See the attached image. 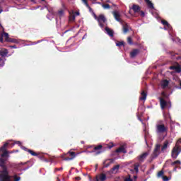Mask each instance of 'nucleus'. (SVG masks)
<instances>
[{
	"label": "nucleus",
	"instance_id": "obj_1",
	"mask_svg": "<svg viewBox=\"0 0 181 181\" xmlns=\"http://www.w3.org/2000/svg\"><path fill=\"white\" fill-rule=\"evenodd\" d=\"M8 145H9V143H5L0 148V152H3L0 158V166L8 165V160L9 159V151L6 150Z\"/></svg>",
	"mask_w": 181,
	"mask_h": 181
},
{
	"label": "nucleus",
	"instance_id": "obj_2",
	"mask_svg": "<svg viewBox=\"0 0 181 181\" xmlns=\"http://www.w3.org/2000/svg\"><path fill=\"white\" fill-rule=\"evenodd\" d=\"M181 153V139H179L171 151V158L177 159Z\"/></svg>",
	"mask_w": 181,
	"mask_h": 181
},
{
	"label": "nucleus",
	"instance_id": "obj_3",
	"mask_svg": "<svg viewBox=\"0 0 181 181\" xmlns=\"http://www.w3.org/2000/svg\"><path fill=\"white\" fill-rule=\"evenodd\" d=\"M168 131H169V127L165 126L164 124L156 125V134H168Z\"/></svg>",
	"mask_w": 181,
	"mask_h": 181
},
{
	"label": "nucleus",
	"instance_id": "obj_4",
	"mask_svg": "<svg viewBox=\"0 0 181 181\" xmlns=\"http://www.w3.org/2000/svg\"><path fill=\"white\" fill-rule=\"evenodd\" d=\"M159 155H160V144H156L154 150L150 157L151 160L152 161L153 159H156Z\"/></svg>",
	"mask_w": 181,
	"mask_h": 181
},
{
	"label": "nucleus",
	"instance_id": "obj_5",
	"mask_svg": "<svg viewBox=\"0 0 181 181\" xmlns=\"http://www.w3.org/2000/svg\"><path fill=\"white\" fill-rule=\"evenodd\" d=\"M76 152L74 151H69L67 153H64L62 156V158L63 160H73L74 158H76Z\"/></svg>",
	"mask_w": 181,
	"mask_h": 181
},
{
	"label": "nucleus",
	"instance_id": "obj_6",
	"mask_svg": "<svg viewBox=\"0 0 181 181\" xmlns=\"http://www.w3.org/2000/svg\"><path fill=\"white\" fill-rule=\"evenodd\" d=\"M159 100L161 110H165V107H169V108L172 107V104L170 103V102H167L166 100H165V99H163V98H159Z\"/></svg>",
	"mask_w": 181,
	"mask_h": 181
},
{
	"label": "nucleus",
	"instance_id": "obj_7",
	"mask_svg": "<svg viewBox=\"0 0 181 181\" xmlns=\"http://www.w3.org/2000/svg\"><path fill=\"white\" fill-rule=\"evenodd\" d=\"M98 22L100 28H104V23L107 22V18H105V16L104 15L100 14L98 17Z\"/></svg>",
	"mask_w": 181,
	"mask_h": 181
},
{
	"label": "nucleus",
	"instance_id": "obj_8",
	"mask_svg": "<svg viewBox=\"0 0 181 181\" xmlns=\"http://www.w3.org/2000/svg\"><path fill=\"white\" fill-rule=\"evenodd\" d=\"M91 148H93V151H92V152H95L96 155H100V153H103V151H101V149H103V145L100 144L98 146H91Z\"/></svg>",
	"mask_w": 181,
	"mask_h": 181
},
{
	"label": "nucleus",
	"instance_id": "obj_9",
	"mask_svg": "<svg viewBox=\"0 0 181 181\" xmlns=\"http://www.w3.org/2000/svg\"><path fill=\"white\" fill-rule=\"evenodd\" d=\"M148 155H149L148 152H145V153H143L142 154H141L140 156H139L137 157L139 162H144L145 159H146V158H148Z\"/></svg>",
	"mask_w": 181,
	"mask_h": 181
},
{
	"label": "nucleus",
	"instance_id": "obj_10",
	"mask_svg": "<svg viewBox=\"0 0 181 181\" xmlns=\"http://www.w3.org/2000/svg\"><path fill=\"white\" fill-rule=\"evenodd\" d=\"M177 165H181V162L179 160H177L171 163V166H175L173 168V171L176 172V170L178 169H181V167Z\"/></svg>",
	"mask_w": 181,
	"mask_h": 181
},
{
	"label": "nucleus",
	"instance_id": "obj_11",
	"mask_svg": "<svg viewBox=\"0 0 181 181\" xmlns=\"http://www.w3.org/2000/svg\"><path fill=\"white\" fill-rule=\"evenodd\" d=\"M112 15L117 22H120V23H122V20L121 19V14H119V13L117 11H113Z\"/></svg>",
	"mask_w": 181,
	"mask_h": 181
},
{
	"label": "nucleus",
	"instance_id": "obj_12",
	"mask_svg": "<svg viewBox=\"0 0 181 181\" xmlns=\"http://www.w3.org/2000/svg\"><path fill=\"white\" fill-rule=\"evenodd\" d=\"M169 140H165L161 147V152L163 153L168 149V148H169Z\"/></svg>",
	"mask_w": 181,
	"mask_h": 181
},
{
	"label": "nucleus",
	"instance_id": "obj_13",
	"mask_svg": "<svg viewBox=\"0 0 181 181\" xmlns=\"http://www.w3.org/2000/svg\"><path fill=\"white\" fill-rule=\"evenodd\" d=\"M131 9L134 11V13H139V12H141V7L138 4H133Z\"/></svg>",
	"mask_w": 181,
	"mask_h": 181
},
{
	"label": "nucleus",
	"instance_id": "obj_14",
	"mask_svg": "<svg viewBox=\"0 0 181 181\" xmlns=\"http://www.w3.org/2000/svg\"><path fill=\"white\" fill-rule=\"evenodd\" d=\"M170 70H175L176 73H181V66L177 64V66H170Z\"/></svg>",
	"mask_w": 181,
	"mask_h": 181
},
{
	"label": "nucleus",
	"instance_id": "obj_15",
	"mask_svg": "<svg viewBox=\"0 0 181 181\" xmlns=\"http://www.w3.org/2000/svg\"><path fill=\"white\" fill-rule=\"evenodd\" d=\"M139 54V49H134L130 52V57L134 59V57H136Z\"/></svg>",
	"mask_w": 181,
	"mask_h": 181
},
{
	"label": "nucleus",
	"instance_id": "obj_16",
	"mask_svg": "<svg viewBox=\"0 0 181 181\" xmlns=\"http://www.w3.org/2000/svg\"><path fill=\"white\" fill-rule=\"evenodd\" d=\"M105 30L107 32V35L110 36V37H114V30H111L108 27H105Z\"/></svg>",
	"mask_w": 181,
	"mask_h": 181
},
{
	"label": "nucleus",
	"instance_id": "obj_17",
	"mask_svg": "<svg viewBox=\"0 0 181 181\" xmlns=\"http://www.w3.org/2000/svg\"><path fill=\"white\" fill-rule=\"evenodd\" d=\"M23 149L25 151V152H29L33 156H37L38 155L37 153L33 151V150L28 149L26 147H23Z\"/></svg>",
	"mask_w": 181,
	"mask_h": 181
},
{
	"label": "nucleus",
	"instance_id": "obj_18",
	"mask_svg": "<svg viewBox=\"0 0 181 181\" xmlns=\"http://www.w3.org/2000/svg\"><path fill=\"white\" fill-rule=\"evenodd\" d=\"M115 152L117 153H127V150H125V148L123 146H122L119 148H118L117 149H116Z\"/></svg>",
	"mask_w": 181,
	"mask_h": 181
},
{
	"label": "nucleus",
	"instance_id": "obj_19",
	"mask_svg": "<svg viewBox=\"0 0 181 181\" xmlns=\"http://www.w3.org/2000/svg\"><path fill=\"white\" fill-rule=\"evenodd\" d=\"M148 8H149V9H153L155 7L153 6V4L152 1H151V0H144Z\"/></svg>",
	"mask_w": 181,
	"mask_h": 181
},
{
	"label": "nucleus",
	"instance_id": "obj_20",
	"mask_svg": "<svg viewBox=\"0 0 181 181\" xmlns=\"http://www.w3.org/2000/svg\"><path fill=\"white\" fill-rule=\"evenodd\" d=\"M168 86H169V81L165 79L161 82V87L163 89L166 88V87H168Z\"/></svg>",
	"mask_w": 181,
	"mask_h": 181
},
{
	"label": "nucleus",
	"instance_id": "obj_21",
	"mask_svg": "<svg viewBox=\"0 0 181 181\" xmlns=\"http://www.w3.org/2000/svg\"><path fill=\"white\" fill-rule=\"evenodd\" d=\"M147 95H148V93H146V92L145 90H142L141 97H140V100L141 101H145V100H146Z\"/></svg>",
	"mask_w": 181,
	"mask_h": 181
},
{
	"label": "nucleus",
	"instance_id": "obj_22",
	"mask_svg": "<svg viewBox=\"0 0 181 181\" xmlns=\"http://www.w3.org/2000/svg\"><path fill=\"white\" fill-rule=\"evenodd\" d=\"M7 54H8V49H4L0 51V56H1V58L6 57Z\"/></svg>",
	"mask_w": 181,
	"mask_h": 181
},
{
	"label": "nucleus",
	"instance_id": "obj_23",
	"mask_svg": "<svg viewBox=\"0 0 181 181\" xmlns=\"http://www.w3.org/2000/svg\"><path fill=\"white\" fill-rule=\"evenodd\" d=\"M128 32H129V27L128 26V24H125L123 25V33H128Z\"/></svg>",
	"mask_w": 181,
	"mask_h": 181
},
{
	"label": "nucleus",
	"instance_id": "obj_24",
	"mask_svg": "<svg viewBox=\"0 0 181 181\" xmlns=\"http://www.w3.org/2000/svg\"><path fill=\"white\" fill-rule=\"evenodd\" d=\"M139 166H140L139 163H136L134 164V169L136 173H138V172H139Z\"/></svg>",
	"mask_w": 181,
	"mask_h": 181
},
{
	"label": "nucleus",
	"instance_id": "obj_25",
	"mask_svg": "<svg viewBox=\"0 0 181 181\" xmlns=\"http://www.w3.org/2000/svg\"><path fill=\"white\" fill-rule=\"evenodd\" d=\"M3 37H4L6 42H8L11 37H9V34L7 33H3L2 34Z\"/></svg>",
	"mask_w": 181,
	"mask_h": 181
},
{
	"label": "nucleus",
	"instance_id": "obj_26",
	"mask_svg": "<svg viewBox=\"0 0 181 181\" xmlns=\"http://www.w3.org/2000/svg\"><path fill=\"white\" fill-rule=\"evenodd\" d=\"M161 23L164 25V26H167V28H169V26H170V24H169V23L168 21H166V20H162L161 21Z\"/></svg>",
	"mask_w": 181,
	"mask_h": 181
},
{
	"label": "nucleus",
	"instance_id": "obj_27",
	"mask_svg": "<svg viewBox=\"0 0 181 181\" xmlns=\"http://www.w3.org/2000/svg\"><path fill=\"white\" fill-rule=\"evenodd\" d=\"M69 21L70 22H74V21H76V16H74V14H71L69 16Z\"/></svg>",
	"mask_w": 181,
	"mask_h": 181
},
{
	"label": "nucleus",
	"instance_id": "obj_28",
	"mask_svg": "<svg viewBox=\"0 0 181 181\" xmlns=\"http://www.w3.org/2000/svg\"><path fill=\"white\" fill-rule=\"evenodd\" d=\"M116 46H118L119 47H121V46H125V42L124 41L116 42Z\"/></svg>",
	"mask_w": 181,
	"mask_h": 181
},
{
	"label": "nucleus",
	"instance_id": "obj_29",
	"mask_svg": "<svg viewBox=\"0 0 181 181\" xmlns=\"http://www.w3.org/2000/svg\"><path fill=\"white\" fill-rule=\"evenodd\" d=\"M103 8H104V9H110L111 6H110V4H102Z\"/></svg>",
	"mask_w": 181,
	"mask_h": 181
},
{
	"label": "nucleus",
	"instance_id": "obj_30",
	"mask_svg": "<svg viewBox=\"0 0 181 181\" xmlns=\"http://www.w3.org/2000/svg\"><path fill=\"white\" fill-rule=\"evenodd\" d=\"M7 42L10 43H17L18 40L15 38H10Z\"/></svg>",
	"mask_w": 181,
	"mask_h": 181
},
{
	"label": "nucleus",
	"instance_id": "obj_31",
	"mask_svg": "<svg viewBox=\"0 0 181 181\" xmlns=\"http://www.w3.org/2000/svg\"><path fill=\"white\" fill-rule=\"evenodd\" d=\"M165 119H167V118H168L170 119V121H172V116H170V113H167L165 115Z\"/></svg>",
	"mask_w": 181,
	"mask_h": 181
},
{
	"label": "nucleus",
	"instance_id": "obj_32",
	"mask_svg": "<svg viewBox=\"0 0 181 181\" xmlns=\"http://www.w3.org/2000/svg\"><path fill=\"white\" fill-rule=\"evenodd\" d=\"M158 177H163V170H160L158 173Z\"/></svg>",
	"mask_w": 181,
	"mask_h": 181
},
{
	"label": "nucleus",
	"instance_id": "obj_33",
	"mask_svg": "<svg viewBox=\"0 0 181 181\" xmlns=\"http://www.w3.org/2000/svg\"><path fill=\"white\" fill-rule=\"evenodd\" d=\"M5 64V62L4 61V58L0 57V67H2Z\"/></svg>",
	"mask_w": 181,
	"mask_h": 181
},
{
	"label": "nucleus",
	"instance_id": "obj_34",
	"mask_svg": "<svg viewBox=\"0 0 181 181\" xmlns=\"http://www.w3.org/2000/svg\"><path fill=\"white\" fill-rule=\"evenodd\" d=\"M127 43L129 45H133V43H132V38L131 37H127Z\"/></svg>",
	"mask_w": 181,
	"mask_h": 181
},
{
	"label": "nucleus",
	"instance_id": "obj_35",
	"mask_svg": "<svg viewBox=\"0 0 181 181\" xmlns=\"http://www.w3.org/2000/svg\"><path fill=\"white\" fill-rule=\"evenodd\" d=\"M118 169H119V165H115V166L112 168V170H118Z\"/></svg>",
	"mask_w": 181,
	"mask_h": 181
},
{
	"label": "nucleus",
	"instance_id": "obj_36",
	"mask_svg": "<svg viewBox=\"0 0 181 181\" xmlns=\"http://www.w3.org/2000/svg\"><path fill=\"white\" fill-rule=\"evenodd\" d=\"M86 7L89 9V12H92V13H94V11H93V8L90 6V5H87Z\"/></svg>",
	"mask_w": 181,
	"mask_h": 181
},
{
	"label": "nucleus",
	"instance_id": "obj_37",
	"mask_svg": "<svg viewBox=\"0 0 181 181\" xmlns=\"http://www.w3.org/2000/svg\"><path fill=\"white\" fill-rule=\"evenodd\" d=\"M163 181H169V177L168 176H163Z\"/></svg>",
	"mask_w": 181,
	"mask_h": 181
},
{
	"label": "nucleus",
	"instance_id": "obj_38",
	"mask_svg": "<svg viewBox=\"0 0 181 181\" xmlns=\"http://www.w3.org/2000/svg\"><path fill=\"white\" fill-rule=\"evenodd\" d=\"M124 181H132V179H131V175H129V177L124 178Z\"/></svg>",
	"mask_w": 181,
	"mask_h": 181
},
{
	"label": "nucleus",
	"instance_id": "obj_39",
	"mask_svg": "<svg viewBox=\"0 0 181 181\" xmlns=\"http://www.w3.org/2000/svg\"><path fill=\"white\" fill-rule=\"evenodd\" d=\"M113 146H114V144H107V148H108V149H111V148H113Z\"/></svg>",
	"mask_w": 181,
	"mask_h": 181
},
{
	"label": "nucleus",
	"instance_id": "obj_40",
	"mask_svg": "<svg viewBox=\"0 0 181 181\" xmlns=\"http://www.w3.org/2000/svg\"><path fill=\"white\" fill-rule=\"evenodd\" d=\"M58 13H59V15H63V13H64V10H59L58 11Z\"/></svg>",
	"mask_w": 181,
	"mask_h": 181
},
{
	"label": "nucleus",
	"instance_id": "obj_41",
	"mask_svg": "<svg viewBox=\"0 0 181 181\" xmlns=\"http://www.w3.org/2000/svg\"><path fill=\"white\" fill-rule=\"evenodd\" d=\"M82 1L85 4L86 6L88 5V1L87 0H82Z\"/></svg>",
	"mask_w": 181,
	"mask_h": 181
},
{
	"label": "nucleus",
	"instance_id": "obj_42",
	"mask_svg": "<svg viewBox=\"0 0 181 181\" xmlns=\"http://www.w3.org/2000/svg\"><path fill=\"white\" fill-rule=\"evenodd\" d=\"M0 42L1 43H4V36H2V35H1V36H0Z\"/></svg>",
	"mask_w": 181,
	"mask_h": 181
},
{
	"label": "nucleus",
	"instance_id": "obj_43",
	"mask_svg": "<svg viewBox=\"0 0 181 181\" xmlns=\"http://www.w3.org/2000/svg\"><path fill=\"white\" fill-rule=\"evenodd\" d=\"M15 144H16L17 145H19V146H21V145H22V143L21 141H16L15 142Z\"/></svg>",
	"mask_w": 181,
	"mask_h": 181
},
{
	"label": "nucleus",
	"instance_id": "obj_44",
	"mask_svg": "<svg viewBox=\"0 0 181 181\" xmlns=\"http://www.w3.org/2000/svg\"><path fill=\"white\" fill-rule=\"evenodd\" d=\"M75 180H81V177H76Z\"/></svg>",
	"mask_w": 181,
	"mask_h": 181
},
{
	"label": "nucleus",
	"instance_id": "obj_45",
	"mask_svg": "<svg viewBox=\"0 0 181 181\" xmlns=\"http://www.w3.org/2000/svg\"><path fill=\"white\" fill-rule=\"evenodd\" d=\"M140 12H141V16H143V17L145 16V13L143 11L140 10Z\"/></svg>",
	"mask_w": 181,
	"mask_h": 181
},
{
	"label": "nucleus",
	"instance_id": "obj_46",
	"mask_svg": "<svg viewBox=\"0 0 181 181\" xmlns=\"http://www.w3.org/2000/svg\"><path fill=\"white\" fill-rule=\"evenodd\" d=\"M93 16L95 18V19H96L97 21H98V17H97V15H95V13H93Z\"/></svg>",
	"mask_w": 181,
	"mask_h": 181
},
{
	"label": "nucleus",
	"instance_id": "obj_47",
	"mask_svg": "<svg viewBox=\"0 0 181 181\" xmlns=\"http://www.w3.org/2000/svg\"><path fill=\"white\" fill-rule=\"evenodd\" d=\"M10 47L11 49H16V45H11Z\"/></svg>",
	"mask_w": 181,
	"mask_h": 181
},
{
	"label": "nucleus",
	"instance_id": "obj_48",
	"mask_svg": "<svg viewBox=\"0 0 181 181\" xmlns=\"http://www.w3.org/2000/svg\"><path fill=\"white\" fill-rule=\"evenodd\" d=\"M57 170H63V168H55V172H57Z\"/></svg>",
	"mask_w": 181,
	"mask_h": 181
},
{
	"label": "nucleus",
	"instance_id": "obj_49",
	"mask_svg": "<svg viewBox=\"0 0 181 181\" xmlns=\"http://www.w3.org/2000/svg\"><path fill=\"white\" fill-rule=\"evenodd\" d=\"M170 54H171V56H173V57H174V56H176V54H176L175 52H170Z\"/></svg>",
	"mask_w": 181,
	"mask_h": 181
},
{
	"label": "nucleus",
	"instance_id": "obj_50",
	"mask_svg": "<svg viewBox=\"0 0 181 181\" xmlns=\"http://www.w3.org/2000/svg\"><path fill=\"white\" fill-rule=\"evenodd\" d=\"M75 14H76L77 16H78L80 15V12L76 11V12H75Z\"/></svg>",
	"mask_w": 181,
	"mask_h": 181
},
{
	"label": "nucleus",
	"instance_id": "obj_51",
	"mask_svg": "<svg viewBox=\"0 0 181 181\" xmlns=\"http://www.w3.org/2000/svg\"><path fill=\"white\" fill-rule=\"evenodd\" d=\"M134 179H138V176L134 175Z\"/></svg>",
	"mask_w": 181,
	"mask_h": 181
},
{
	"label": "nucleus",
	"instance_id": "obj_52",
	"mask_svg": "<svg viewBox=\"0 0 181 181\" xmlns=\"http://www.w3.org/2000/svg\"><path fill=\"white\" fill-rule=\"evenodd\" d=\"M161 95H165V92H162Z\"/></svg>",
	"mask_w": 181,
	"mask_h": 181
},
{
	"label": "nucleus",
	"instance_id": "obj_53",
	"mask_svg": "<svg viewBox=\"0 0 181 181\" xmlns=\"http://www.w3.org/2000/svg\"><path fill=\"white\" fill-rule=\"evenodd\" d=\"M9 153H13V151H8V155H9Z\"/></svg>",
	"mask_w": 181,
	"mask_h": 181
},
{
	"label": "nucleus",
	"instance_id": "obj_54",
	"mask_svg": "<svg viewBox=\"0 0 181 181\" xmlns=\"http://www.w3.org/2000/svg\"><path fill=\"white\" fill-rule=\"evenodd\" d=\"M57 181H60V179L59 177L57 178Z\"/></svg>",
	"mask_w": 181,
	"mask_h": 181
},
{
	"label": "nucleus",
	"instance_id": "obj_55",
	"mask_svg": "<svg viewBox=\"0 0 181 181\" xmlns=\"http://www.w3.org/2000/svg\"><path fill=\"white\" fill-rule=\"evenodd\" d=\"M106 2H110V0H107Z\"/></svg>",
	"mask_w": 181,
	"mask_h": 181
},
{
	"label": "nucleus",
	"instance_id": "obj_56",
	"mask_svg": "<svg viewBox=\"0 0 181 181\" xmlns=\"http://www.w3.org/2000/svg\"><path fill=\"white\" fill-rule=\"evenodd\" d=\"M33 1H35V0H31V2H33Z\"/></svg>",
	"mask_w": 181,
	"mask_h": 181
},
{
	"label": "nucleus",
	"instance_id": "obj_57",
	"mask_svg": "<svg viewBox=\"0 0 181 181\" xmlns=\"http://www.w3.org/2000/svg\"><path fill=\"white\" fill-rule=\"evenodd\" d=\"M42 1H45V0H42Z\"/></svg>",
	"mask_w": 181,
	"mask_h": 181
},
{
	"label": "nucleus",
	"instance_id": "obj_58",
	"mask_svg": "<svg viewBox=\"0 0 181 181\" xmlns=\"http://www.w3.org/2000/svg\"><path fill=\"white\" fill-rule=\"evenodd\" d=\"M94 1H97V0H94Z\"/></svg>",
	"mask_w": 181,
	"mask_h": 181
}]
</instances>
